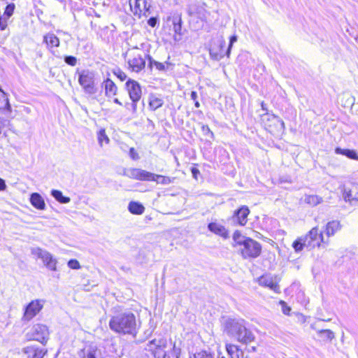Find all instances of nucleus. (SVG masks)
I'll list each match as a JSON object with an SVG mask.
<instances>
[{
    "label": "nucleus",
    "instance_id": "obj_1",
    "mask_svg": "<svg viewBox=\"0 0 358 358\" xmlns=\"http://www.w3.org/2000/svg\"><path fill=\"white\" fill-rule=\"evenodd\" d=\"M145 350L151 352L155 358H180L181 350L176 348V343H169L164 337L155 338L149 341Z\"/></svg>",
    "mask_w": 358,
    "mask_h": 358
},
{
    "label": "nucleus",
    "instance_id": "obj_2",
    "mask_svg": "<svg viewBox=\"0 0 358 358\" xmlns=\"http://www.w3.org/2000/svg\"><path fill=\"white\" fill-rule=\"evenodd\" d=\"M224 330L228 335L245 345L255 339L254 334L246 327V322L243 319H228L224 324Z\"/></svg>",
    "mask_w": 358,
    "mask_h": 358
},
{
    "label": "nucleus",
    "instance_id": "obj_3",
    "mask_svg": "<svg viewBox=\"0 0 358 358\" xmlns=\"http://www.w3.org/2000/svg\"><path fill=\"white\" fill-rule=\"evenodd\" d=\"M109 327L117 333L135 335L137 329L136 317L130 311L118 313L111 317Z\"/></svg>",
    "mask_w": 358,
    "mask_h": 358
},
{
    "label": "nucleus",
    "instance_id": "obj_4",
    "mask_svg": "<svg viewBox=\"0 0 358 358\" xmlns=\"http://www.w3.org/2000/svg\"><path fill=\"white\" fill-rule=\"evenodd\" d=\"M122 175L141 181H155L157 184L167 185L173 182L174 178L155 174L137 168L124 169Z\"/></svg>",
    "mask_w": 358,
    "mask_h": 358
},
{
    "label": "nucleus",
    "instance_id": "obj_5",
    "mask_svg": "<svg viewBox=\"0 0 358 358\" xmlns=\"http://www.w3.org/2000/svg\"><path fill=\"white\" fill-rule=\"evenodd\" d=\"M50 331L45 324H35L26 334L28 340L36 341L45 344L49 338Z\"/></svg>",
    "mask_w": 358,
    "mask_h": 358
},
{
    "label": "nucleus",
    "instance_id": "obj_6",
    "mask_svg": "<svg viewBox=\"0 0 358 358\" xmlns=\"http://www.w3.org/2000/svg\"><path fill=\"white\" fill-rule=\"evenodd\" d=\"M306 248L308 250H311L316 246L320 247L321 243L327 244V242L324 241L323 234L321 231H319L317 227H313L308 234L303 236Z\"/></svg>",
    "mask_w": 358,
    "mask_h": 358
},
{
    "label": "nucleus",
    "instance_id": "obj_7",
    "mask_svg": "<svg viewBox=\"0 0 358 358\" xmlns=\"http://www.w3.org/2000/svg\"><path fill=\"white\" fill-rule=\"evenodd\" d=\"M94 77V73L89 70H83L79 73L78 83L83 87L84 91L89 94H94L96 92Z\"/></svg>",
    "mask_w": 358,
    "mask_h": 358
},
{
    "label": "nucleus",
    "instance_id": "obj_8",
    "mask_svg": "<svg viewBox=\"0 0 358 358\" xmlns=\"http://www.w3.org/2000/svg\"><path fill=\"white\" fill-rule=\"evenodd\" d=\"M45 303L44 299H35L29 303L24 308L22 320L29 322L33 319L43 309Z\"/></svg>",
    "mask_w": 358,
    "mask_h": 358
},
{
    "label": "nucleus",
    "instance_id": "obj_9",
    "mask_svg": "<svg viewBox=\"0 0 358 358\" xmlns=\"http://www.w3.org/2000/svg\"><path fill=\"white\" fill-rule=\"evenodd\" d=\"M31 252L37 258L41 259L48 268L51 271L57 270V259L53 258L50 252L40 248H32Z\"/></svg>",
    "mask_w": 358,
    "mask_h": 358
},
{
    "label": "nucleus",
    "instance_id": "obj_10",
    "mask_svg": "<svg viewBox=\"0 0 358 358\" xmlns=\"http://www.w3.org/2000/svg\"><path fill=\"white\" fill-rule=\"evenodd\" d=\"M239 250L244 259L246 258H255L257 257L262 250L261 245L256 241L250 238L240 248Z\"/></svg>",
    "mask_w": 358,
    "mask_h": 358
},
{
    "label": "nucleus",
    "instance_id": "obj_11",
    "mask_svg": "<svg viewBox=\"0 0 358 358\" xmlns=\"http://www.w3.org/2000/svg\"><path fill=\"white\" fill-rule=\"evenodd\" d=\"M125 87L132 102H138L141 99V87L136 80L128 79L125 83Z\"/></svg>",
    "mask_w": 358,
    "mask_h": 358
},
{
    "label": "nucleus",
    "instance_id": "obj_12",
    "mask_svg": "<svg viewBox=\"0 0 358 358\" xmlns=\"http://www.w3.org/2000/svg\"><path fill=\"white\" fill-rule=\"evenodd\" d=\"M236 41H237V36L236 35L231 36L230 37L229 44L228 48L227 50L226 53H224L223 48L225 46V41L224 39H222L220 41V51L219 52H215L214 48H211L210 50V56L213 59H215L216 60L221 59L222 58L224 57V55H226L227 57H229V55H230L231 49V48L233 46V44L235 42H236Z\"/></svg>",
    "mask_w": 358,
    "mask_h": 358
},
{
    "label": "nucleus",
    "instance_id": "obj_13",
    "mask_svg": "<svg viewBox=\"0 0 358 358\" xmlns=\"http://www.w3.org/2000/svg\"><path fill=\"white\" fill-rule=\"evenodd\" d=\"M168 22H171V25L173 26V29L175 33L173 36V39L175 41H179L181 40L182 36V19L181 15L178 14H175L171 17H169L167 19Z\"/></svg>",
    "mask_w": 358,
    "mask_h": 358
},
{
    "label": "nucleus",
    "instance_id": "obj_14",
    "mask_svg": "<svg viewBox=\"0 0 358 358\" xmlns=\"http://www.w3.org/2000/svg\"><path fill=\"white\" fill-rule=\"evenodd\" d=\"M80 356V358H103L101 349L92 344L85 346Z\"/></svg>",
    "mask_w": 358,
    "mask_h": 358
},
{
    "label": "nucleus",
    "instance_id": "obj_15",
    "mask_svg": "<svg viewBox=\"0 0 358 358\" xmlns=\"http://www.w3.org/2000/svg\"><path fill=\"white\" fill-rule=\"evenodd\" d=\"M127 63L129 69L136 73L140 72L145 66V60L140 55H134L131 59L128 60Z\"/></svg>",
    "mask_w": 358,
    "mask_h": 358
},
{
    "label": "nucleus",
    "instance_id": "obj_16",
    "mask_svg": "<svg viewBox=\"0 0 358 358\" xmlns=\"http://www.w3.org/2000/svg\"><path fill=\"white\" fill-rule=\"evenodd\" d=\"M343 198L345 201L352 204L353 202H358V184L352 183L350 187H345Z\"/></svg>",
    "mask_w": 358,
    "mask_h": 358
},
{
    "label": "nucleus",
    "instance_id": "obj_17",
    "mask_svg": "<svg viewBox=\"0 0 358 358\" xmlns=\"http://www.w3.org/2000/svg\"><path fill=\"white\" fill-rule=\"evenodd\" d=\"M259 285L268 287L275 292H279V285L277 284L273 278L269 275H264L258 280Z\"/></svg>",
    "mask_w": 358,
    "mask_h": 358
},
{
    "label": "nucleus",
    "instance_id": "obj_18",
    "mask_svg": "<svg viewBox=\"0 0 358 358\" xmlns=\"http://www.w3.org/2000/svg\"><path fill=\"white\" fill-rule=\"evenodd\" d=\"M23 352L27 358H43L45 352L43 349L35 345L27 346L23 349Z\"/></svg>",
    "mask_w": 358,
    "mask_h": 358
},
{
    "label": "nucleus",
    "instance_id": "obj_19",
    "mask_svg": "<svg viewBox=\"0 0 358 358\" xmlns=\"http://www.w3.org/2000/svg\"><path fill=\"white\" fill-rule=\"evenodd\" d=\"M43 43L46 44L47 48L55 54L53 48L59 47V39L54 34L48 33L43 36Z\"/></svg>",
    "mask_w": 358,
    "mask_h": 358
},
{
    "label": "nucleus",
    "instance_id": "obj_20",
    "mask_svg": "<svg viewBox=\"0 0 358 358\" xmlns=\"http://www.w3.org/2000/svg\"><path fill=\"white\" fill-rule=\"evenodd\" d=\"M208 229L211 232L219 235L224 238H229V233L227 230L225 229V227L216 222H210L208 225Z\"/></svg>",
    "mask_w": 358,
    "mask_h": 358
},
{
    "label": "nucleus",
    "instance_id": "obj_21",
    "mask_svg": "<svg viewBox=\"0 0 358 358\" xmlns=\"http://www.w3.org/2000/svg\"><path fill=\"white\" fill-rule=\"evenodd\" d=\"M250 210L247 206H242L238 210L235 212L234 219L237 222L243 226L248 221V215H249Z\"/></svg>",
    "mask_w": 358,
    "mask_h": 358
},
{
    "label": "nucleus",
    "instance_id": "obj_22",
    "mask_svg": "<svg viewBox=\"0 0 358 358\" xmlns=\"http://www.w3.org/2000/svg\"><path fill=\"white\" fill-rule=\"evenodd\" d=\"M103 86L105 90V94L106 96L110 97L115 96L117 92V87L110 79L107 78L103 83Z\"/></svg>",
    "mask_w": 358,
    "mask_h": 358
},
{
    "label": "nucleus",
    "instance_id": "obj_23",
    "mask_svg": "<svg viewBox=\"0 0 358 358\" xmlns=\"http://www.w3.org/2000/svg\"><path fill=\"white\" fill-rule=\"evenodd\" d=\"M30 202L34 208L38 210H44L45 208L44 199L38 193L35 192L31 194Z\"/></svg>",
    "mask_w": 358,
    "mask_h": 358
},
{
    "label": "nucleus",
    "instance_id": "obj_24",
    "mask_svg": "<svg viewBox=\"0 0 358 358\" xmlns=\"http://www.w3.org/2000/svg\"><path fill=\"white\" fill-rule=\"evenodd\" d=\"M302 199L305 203L311 207L316 206L323 202V198L316 194H305Z\"/></svg>",
    "mask_w": 358,
    "mask_h": 358
},
{
    "label": "nucleus",
    "instance_id": "obj_25",
    "mask_svg": "<svg viewBox=\"0 0 358 358\" xmlns=\"http://www.w3.org/2000/svg\"><path fill=\"white\" fill-rule=\"evenodd\" d=\"M341 228V225L339 221L332 220L326 224L324 232L329 237L334 236Z\"/></svg>",
    "mask_w": 358,
    "mask_h": 358
},
{
    "label": "nucleus",
    "instance_id": "obj_26",
    "mask_svg": "<svg viewBox=\"0 0 358 358\" xmlns=\"http://www.w3.org/2000/svg\"><path fill=\"white\" fill-rule=\"evenodd\" d=\"M266 117L268 121L273 123L277 131H282L285 129V123L279 117L269 114H266Z\"/></svg>",
    "mask_w": 358,
    "mask_h": 358
},
{
    "label": "nucleus",
    "instance_id": "obj_27",
    "mask_svg": "<svg viewBox=\"0 0 358 358\" xmlns=\"http://www.w3.org/2000/svg\"><path fill=\"white\" fill-rule=\"evenodd\" d=\"M129 211L134 215H141L144 213L145 208L139 202L131 201L128 205Z\"/></svg>",
    "mask_w": 358,
    "mask_h": 358
},
{
    "label": "nucleus",
    "instance_id": "obj_28",
    "mask_svg": "<svg viewBox=\"0 0 358 358\" xmlns=\"http://www.w3.org/2000/svg\"><path fill=\"white\" fill-rule=\"evenodd\" d=\"M250 239V238L243 236L239 231H236L233 234V246H240L241 248Z\"/></svg>",
    "mask_w": 358,
    "mask_h": 358
},
{
    "label": "nucleus",
    "instance_id": "obj_29",
    "mask_svg": "<svg viewBox=\"0 0 358 358\" xmlns=\"http://www.w3.org/2000/svg\"><path fill=\"white\" fill-rule=\"evenodd\" d=\"M164 101L162 99L154 95L150 94L149 96V106L151 110H155L162 106Z\"/></svg>",
    "mask_w": 358,
    "mask_h": 358
},
{
    "label": "nucleus",
    "instance_id": "obj_30",
    "mask_svg": "<svg viewBox=\"0 0 358 358\" xmlns=\"http://www.w3.org/2000/svg\"><path fill=\"white\" fill-rule=\"evenodd\" d=\"M335 152L338 155H345L350 159L358 160V155L353 150L342 149L340 148H336L335 150Z\"/></svg>",
    "mask_w": 358,
    "mask_h": 358
},
{
    "label": "nucleus",
    "instance_id": "obj_31",
    "mask_svg": "<svg viewBox=\"0 0 358 358\" xmlns=\"http://www.w3.org/2000/svg\"><path fill=\"white\" fill-rule=\"evenodd\" d=\"M143 1V0H135L134 6H133L131 2L129 3L131 10L134 15L138 16L139 18L141 17L143 11L142 9Z\"/></svg>",
    "mask_w": 358,
    "mask_h": 358
},
{
    "label": "nucleus",
    "instance_id": "obj_32",
    "mask_svg": "<svg viewBox=\"0 0 358 358\" xmlns=\"http://www.w3.org/2000/svg\"><path fill=\"white\" fill-rule=\"evenodd\" d=\"M317 335L325 341H331L334 338V333L329 329H320L317 331Z\"/></svg>",
    "mask_w": 358,
    "mask_h": 358
},
{
    "label": "nucleus",
    "instance_id": "obj_33",
    "mask_svg": "<svg viewBox=\"0 0 358 358\" xmlns=\"http://www.w3.org/2000/svg\"><path fill=\"white\" fill-rule=\"evenodd\" d=\"M51 195L61 203H68L71 201L69 197L64 196L59 190L52 189L51 191Z\"/></svg>",
    "mask_w": 358,
    "mask_h": 358
},
{
    "label": "nucleus",
    "instance_id": "obj_34",
    "mask_svg": "<svg viewBox=\"0 0 358 358\" xmlns=\"http://www.w3.org/2000/svg\"><path fill=\"white\" fill-rule=\"evenodd\" d=\"M97 140H98V143L101 147L103 146L104 143L106 144L109 143L110 139L108 137V136L106 135V130L104 129H101L97 132Z\"/></svg>",
    "mask_w": 358,
    "mask_h": 358
},
{
    "label": "nucleus",
    "instance_id": "obj_35",
    "mask_svg": "<svg viewBox=\"0 0 358 358\" xmlns=\"http://www.w3.org/2000/svg\"><path fill=\"white\" fill-rule=\"evenodd\" d=\"M226 349L227 352L232 357V358H239V352L243 354L242 351H241L238 347L236 345H227Z\"/></svg>",
    "mask_w": 358,
    "mask_h": 358
},
{
    "label": "nucleus",
    "instance_id": "obj_36",
    "mask_svg": "<svg viewBox=\"0 0 358 358\" xmlns=\"http://www.w3.org/2000/svg\"><path fill=\"white\" fill-rule=\"evenodd\" d=\"M148 59L149 62V66L150 68L155 66L159 71H165V65L163 63L155 61L150 55H148Z\"/></svg>",
    "mask_w": 358,
    "mask_h": 358
},
{
    "label": "nucleus",
    "instance_id": "obj_37",
    "mask_svg": "<svg viewBox=\"0 0 358 358\" xmlns=\"http://www.w3.org/2000/svg\"><path fill=\"white\" fill-rule=\"evenodd\" d=\"M303 240V237H301L293 243L292 246L296 252H300L303 248H306L305 245H303L306 242Z\"/></svg>",
    "mask_w": 358,
    "mask_h": 358
},
{
    "label": "nucleus",
    "instance_id": "obj_38",
    "mask_svg": "<svg viewBox=\"0 0 358 358\" xmlns=\"http://www.w3.org/2000/svg\"><path fill=\"white\" fill-rule=\"evenodd\" d=\"M194 358H215V356L207 351H201L194 354Z\"/></svg>",
    "mask_w": 358,
    "mask_h": 358
},
{
    "label": "nucleus",
    "instance_id": "obj_39",
    "mask_svg": "<svg viewBox=\"0 0 358 358\" xmlns=\"http://www.w3.org/2000/svg\"><path fill=\"white\" fill-rule=\"evenodd\" d=\"M113 73L121 80L124 81L127 79V74L120 69L117 68L113 70Z\"/></svg>",
    "mask_w": 358,
    "mask_h": 358
},
{
    "label": "nucleus",
    "instance_id": "obj_40",
    "mask_svg": "<svg viewBox=\"0 0 358 358\" xmlns=\"http://www.w3.org/2000/svg\"><path fill=\"white\" fill-rule=\"evenodd\" d=\"M14 10H15V4L10 3L6 7V9L4 11V15L7 17V18H9L13 14Z\"/></svg>",
    "mask_w": 358,
    "mask_h": 358
},
{
    "label": "nucleus",
    "instance_id": "obj_41",
    "mask_svg": "<svg viewBox=\"0 0 358 358\" xmlns=\"http://www.w3.org/2000/svg\"><path fill=\"white\" fill-rule=\"evenodd\" d=\"M64 62L67 64H69L71 66H74L77 64V59H76V57H75L73 56H66L64 57Z\"/></svg>",
    "mask_w": 358,
    "mask_h": 358
},
{
    "label": "nucleus",
    "instance_id": "obj_42",
    "mask_svg": "<svg viewBox=\"0 0 358 358\" xmlns=\"http://www.w3.org/2000/svg\"><path fill=\"white\" fill-rule=\"evenodd\" d=\"M68 266L72 269H78L80 268V263L76 259H71L68 262Z\"/></svg>",
    "mask_w": 358,
    "mask_h": 358
},
{
    "label": "nucleus",
    "instance_id": "obj_43",
    "mask_svg": "<svg viewBox=\"0 0 358 358\" xmlns=\"http://www.w3.org/2000/svg\"><path fill=\"white\" fill-rule=\"evenodd\" d=\"M150 8V5L148 4L146 0L143 1V7L142 9L143 10L142 15H144L145 17H148V15L150 14L149 10Z\"/></svg>",
    "mask_w": 358,
    "mask_h": 358
},
{
    "label": "nucleus",
    "instance_id": "obj_44",
    "mask_svg": "<svg viewBox=\"0 0 358 358\" xmlns=\"http://www.w3.org/2000/svg\"><path fill=\"white\" fill-rule=\"evenodd\" d=\"M0 97L3 99L4 106L8 108H10L9 101L7 96V94L4 92V91L0 87Z\"/></svg>",
    "mask_w": 358,
    "mask_h": 358
},
{
    "label": "nucleus",
    "instance_id": "obj_45",
    "mask_svg": "<svg viewBox=\"0 0 358 358\" xmlns=\"http://www.w3.org/2000/svg\"><path fill=\"white\" fill-rule=\"evenodd\" d=\"M7 20L0 17V30H5L7 27Z\"/></svg>",
    "mask_w": 358,
    "mask_h": 358
},
{
    "label": "nucleus",
    "instance_id": "obj_46",
    "mask_svg": "<svg viewBox=\"0 0 358 358\" xmlns=\"http://www.w3.org/2000/svg\"><path fill=\"white\" fill-rule=\"evenodd\" d=\"M158 22V20L157 17H150L148 20V24L152 27H155L156 26V24H157Z\"/></svg>",
    "mask_w": 358,
    "mask_h": 358
},
{
    "label": "nucleus",
    "instance_id": "obj_47",
    "mask_svg": "<svg viewBox=\"0 0 358 358\" xmlns=\"http://www.w3.org/2000/svg\"><path fill=\"white\" fill-rule=\"evenodd\" d=\"M129 155L133 159H138V155L136 152L135 149L134 148H131L129 150Z\"/></svg>",
    "mask_w": 358,
    "mask_h": 358
},
{
    "label": "nucleus",
    "instance_id": "obj_48",
    "mask_svg": "<svg viewBox=\"0 0 358 358\" xmlns=\"http://www.w3.org/2000/svg\"><path fill=\"white\" fill-rule=\"evenodd\" d=\"M282 303L283 304V306H282L283 313L285 315H289V312L291 310V308L289 306H285V302L282 301Z\"/></svg>",
    "mask_w": 358,
    "mask_h": 358
},
{
    "label": "nucleus",
    "instance_id": "obj_49",
    "mask_svg": "<svg viewBox=\"0 0 358 358\" xmlns=\"http://www.w3.org/2000/svg\"><path fill=\"white\" fill-rule=\"evenodd\" d=\"M0 108L6 109L8 111L11 110V107L10 106V108H8L6 106H4L3 99L1 98V97H0Z\"/></svg>",
    "mask_w": 358,
    "mask_h": 358
},
{
    "label": "nucleus",
    "instance_id": "obj_50",
    "mask_svg": "<svg viewBox=\"0 0 358 358\" xmlns=\"http://www.w3.org/2000/svg\"><path fill=\"white\" fill-rule=\"evenodd\" d=\"M191 171H192L193 177L196 179L197 175L200 173L199 170L197 169L196 168H192Z\"/></svg>",
    "mask_w": 358,
    "mask_h": 358
},
{
    "label": "nucleus",
    "instance_id": "obj_51",
    "mask_svg": "<svg viewBox=\"0 0 358 358\" xmlns=\"http://www.w3.org/2000/svg\"><path fill=\"white\" fill-rule=\"evenodd\" d=\"M6 187L5 181L0 178V191L4 190Z\"/></svg>",
    "mask_w": 358,
    "mask_h": 358
},
{
    "label": "nucleus",
    "instance_id": "obj_52",
    "mask_svg": "<svg viewBox=\"0 0 358 358\" xmlns=\"http://www.w3.org/2000/svg\"><path fill=\"white\" fill-rule=\"evenodd\" d=\"M202 130H203V132H205V133H209V134H210L211 135H213V132H212V131H210V129H209L208 126H207V125H203V126L202 127Z\"/></svg>",
    "mask_w": 358,
    "mask_h": 358
},
{
    "label": "nucleus",
    "instance_id": "obj_53",
    "mask_svg": "<svg viewBox=\"0 0 358 358\" xmlns=\"http://www.w3.org/2000/svg\"><path fill=\"white\" fill-rule=\"evenodd\" d=\"M190 96H191V99L193 100V101H196V99H197V93L194 91H192L191 92V94H190Z\"/></svg>",
    "mask_w": 358,
    "mask_h": 358
},
{
    "label": "nucleus",
    "instance_id": "obj_54",
    "mask_svg": "<svg viewBox=\"0 0 358 358\" xmlns=\"http://www.w3.org/2000/svg\"><path fill=\"white\" fill-rule=\"evenodd\" d=\"M257 351V348L255 347V346H252L251 347L249 350H248V352H256Z\"/></svg>",
    "mask_w": 358,
    "mask_h": 358
},
{
    "label": "nucleus",
    "instance_id": "obj_55",
    "mask_svg": "<svg viewBox=\"0 0 358 358\" xmlns=\"http://www.w3.org/2000/svg\"><path fill=\"white\" fill-rule=\"evenodd\" d=\"M114 103L120 105V106H122V103L121 101H119L118 99L115 98L114 100H113Z\"/></svg>",
    "mask_w": 358,
    "mask_h": 358
},
{
    "label": "nucleus",
    "instance_id": "obj_56",
    "mask_svg": "<svg viewBox=\"0 0 358 358\" xmlns=\"http://www.w3.org/2000/svg\"><path fill=\"white\" fill-rule=\"evenodd\" d=\"M194 106L196 108H199L200 106V103L198 101H194Z\"/></svg>",
    "mask_w": 358,
    "mask_h": 358
},
{
    "label": "nucleus",
    "instance_id": "obj_57",
    "mask_svg": "<svg viewBox=\"0 0 358 358\" xmlns=\"http://www.w3.org/2000/svg\"><path fill=\"white\" fill-rule=\"evenodd\" d=\"M137 103L138 102H132V107L134 110L136 109Z\"/></svg>",
    "mask_w": 358,
    "mask_h": 358
},
{
    "label": "nucleus",
    "instance_id": "obj_58",
    "mask_svg": "<svg viewBox=\"0 0 358 358\" xmlns=\"http://www.w3.org/2000/svg\"><path fill=\"white\" fill-rule=\"evenodd\" d=\"M262 108L263 110H266V108H265V106H264V103H262Z\"/></svg>",
    "mask_w": 358,
    "mask_h": 358
}]
</instances>
